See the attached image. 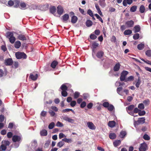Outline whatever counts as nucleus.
Returning a JSON list of instances; mask_svg holds the SVG:
<instances>
[{
	"mask_svg": "<svg viewBox=\"0 0 151 151\" xmlns=\"http://www.w3.org/2000/svg\"><path fill=\"white\" fill-rule=\"evenodd\" d=\"M10 144L9 141L3 140L1 142V145L0 146V149L2 150L5 151L7 148V147L9 146Z\"/></svg>",
	"mask_w": 151,
	"mask_h": 151,
	"instance_id": "nucleus-1",
	"label": "nucleus"
},
{
	"mask_svg": "<svg viewBox=\"0 0 151 151\" xmlns=\"http://www.w3.org/2000/svg\"><path fill=\"white\" fill-rule=\"evenodd\" d=\"M7 36L9 38V41L11 43H13L15 41V38L13 36V32H8L6 34Z\"/></svg>",
	"mask_w": 151,
	"mask_h": 151,
	"instance_id": "nucleus-2",
	"label": "nucleus"
},
{
	"mask_svg": "<svg viewBox=\"0 0 151 151\" xmlns=\"http://www.w3.org/2000/svg\"><path fill=\"white\" fill-rule=\"evenodd\" d=\"M15 55L16 58L18 59L22 58H26L27 57V55L25 54L24 52H16L15 53Z\"/></svg>",
	"mask_w": 151,
	"mask_h": 151,
	"instance_id": "nucleus-3",
	"label": "nucleus"
},
{
	"mask_svg": "<svg viewBox=\"0 0 151 151\" xmlns=\"http://www.w3.org/2000/svg\"><path fill=\"white\" fill-rule=\"evenodd\" d=\"M128 73V72L126 71H123L121 73L120 77V81H125V78L127 75Z\"/></svg>",
	"mask_w": 151,
	"mask_h": 151,
	"instance_id": "nucleus-4",
	"label": "nucleus"
},
{
	"mask_svg": "<svg viewBox=\"0 0 151 151\" xmlns=\"http://www.w3.org/2000/svg\"><path fill=\"white\" fill-rule=\"evenodd\" d=\"M147 144L144 143L140 145V147L139 148V151H145L147 149Z\"/></svg>",
	"mask_w": 151,
	"mask_h": 151,
	"instance_id": "nucleus-5",
	"label": "nucleus"
},
{
	"mask_svg": "<svg viewBox=\"0 0 151 151\" xmlns=\"http://www.w3.org/2000/svg\"><path fill=\"white\" fill-rule=\"evenodd\" d=\"M4 64L6 65H11L13 63L12 59L10 58L5 59L4 60Z\"/></svg>",
	"mask_w": 151,
	"mask_h": 151,
	"instance_id": "nucleus-6",
	"label": "nucleus"
},
{
	"mask_svg": "<svg viewBox=\"0 0 151 151\" xmlns=\"http://www.w3.org/2000/svg\"><path fill=\"white\" fill-rule=\"evenodd\" d=\"M87 126L89 129L94 130L96 128V126L92 122H88L87 123Z\"/></svg>",
	"mask_w": 151,
	"mask_h": 151,
	"instance_id": "nucleus-7",
	"label": "nucleus"
},
{
	"mask_svg": "<svg viewBox=\"0 0 151 151\" xmlns=\"http://www.w3.org/2000/svg\"><path fill=\"white\" fill-rule=\"evenodd\" d=\"M63 12V8L60 6H58L57 7V12L58 14L61 15Z\"/></svg>",
	"mask_w": 151,
	"mask_h": 151,
	"instance_id": "nucleus-8",
	"label": "nucleus"
},
{
	"mask_svg": "<svg viewBox=\"0 0 151 151\" xmlns=\"http://www.w3.org/2000/svg\"><path fill=\"white\" fill-rule=\"evenodd\" d=\"M125 24L128 27H133L134 25V22L132 20H130L127 22Z\"/></svg>",
	"mask_w": 151,
	"mask_h": 151,
	"instance_id": "nucleus-9",
	"label": "nucleus"
},
{
	"mask_svg": "<svg viewBox=\"0 0 151 151\" xmlns=\"http://www.w3.org/2000/svg\"><path fill=\"white\" fill-rule=\"evenodd\" d=\"M116 122L114 121H110L108 122V125L110 127H113L115 126Z\"/></svg>",
	"mask_w": 151,
	"mask_h": 151,
	"instance_id": "nucleus-10",
	"label": "nucleus"
},
{
	"mask_svg": "<svg viewBox=\"0 0 151 151\" xmlns=\"http://www.w3.org/2000/svg\"><path fill=\"white\" fill-rule=\"evenodd\" d=\"M132 3V0H124L123 2V5L124 6L127 5V4H130Z\"/></svg>",
	"mask_w": 151,
	"mask_h": 151,
	"instance_id": "nucleus-11",
	"label": "nucleus"
},
{
	"mask_svg": "<svg viewBox=\"0 0 151 151\" xmlns=\"http://www.w3.org/2000/svg\"><path fill=\"white\" fill-rule=\"evenodd\" d=\"M21 139L20 137L18 136L14 135L12 137V140L14 142L19 141Z\"/></svg>",
	"mask_w": 151,
	"mask_h": 151,
	"instance_id": "nucleus-12",
	"label": "nucleus"
},
{
	"mask_svg": "<svg viewBox=\"0 0 151 151\" xmlns=\"http://www.w3.org/2000/svg\"><path fill=\"white\" fill-rule=\"evenodd\" d=\"M145 119L144 118H139L136 122L138 124H143L145 122Z\"/></svg>",
	"mask_w": 151,
	"mask_h": 151,
	"instance_id": "nucleus-13",
	"label": "nucleus"
},
{
	"mask_svg": "<svg viewBox=\"0 0 151 151\" xmlns=\"http://www.w3.org/2000/svg\"><path fill=\"white\" fill-rule=\"evenodd\" d=\"M78 20L77 17L75 16H73L71 18V22L73 23H75Z\"/></svg>",
	"mask_w": 151,
	"mask_h": 151,
	"instance_id": "nucleus-14",
	"label": "nucleus"
},
{
	"mask_svg": "<svg viewBox=\"0 0 151 151\" xmlns=\"http://www.w3.org/2000/svg\"><path fill=\"white\" fill-rule=\"evenodd\" d=\"M21 45V42L19 41H17L14 44V46L16 48H19L20 47Z\"/></svg>",
	"mask_w": 151,
	"mask_h": 151,
	"instance_id": "nucleus-15",
	"label": "nucleus"
},
{
	"mask_svg": "<svg viewBox=\"0 0 151 151\" xmlns=\"http://www.w3.org/2000/svg\"><path fill=\"white\" fill-rule=\"evenodd\" d=\"M18 38L20 40H26V38L24 35H20L18 36Z\"/></svg>",
	"mask_w": 151,
	"mask_h": 151,
	"instance_id": "nucleus-16",
	"label": "nucleus"
},
{
	"mask_svg": "<svg viewBox=\"0 0 151 151\" xmlns=\"http://www.w3.org/2000/svg\"><path fill=\"white\" fill-rule=\"evenodd\" d=\"M69 16L67 14H65L62 17L63 20L64 22L66 21L69 19Z\"/></svg>",
	"mask_w": 151,
	"mask_h": 151,
	"instance_id": "nucleus-17",
	"label": "nucleus"
},
{
	"mask_svg": "<svg viewBox=\"0 0 151 151\" xmlns=\"http://www.w3.org/2000/svg\"><path fill=\"white\" fill-rule=\"evenodd\" d=\"M30 77L32 80L35 81L37 79L38 77V75L37 74H36L35 75L33 74H31L30 75Z\"/></svg>",
	"mask_w": 151,
	"mask_h": 151,
	"instance_id": "nucleus-18",
	"label": "nucleus"
},
{
	"mask_svg": "<svg viewBox=\"0 0 151 151\" xmlns=\"http://www.w3.org/2000/svg\"><path fill=\"white\" fill-rule=\"evenodd\" d=\"M120 65L119 63H117L115 65L114 67V70L115 71H118L120 68Z\"/></svg>",
	"mask_w": 151,
	"mask_h": 151,
	"instance_id": "nucleus-19",
	"label": "nucleus"
},
{
	"mask_svg": "<svg viewBox=\"0 0 151 151\" xmlns=\"http://www.w3.org/2000/svg\"><path fill=\"white\" fill-rule=\"evenodd\" d=\"M47 131L45 129H43L41 131L40 134L41 136H46L47 135Z\"/></svg>",
	"mask_w": 151,
	"mask_h": 151,
	"instance_id": "nucleus-20",
	"label": "nucleus"
},
{
	"mask_svg": "<svg viewBox=\"0 0 151 151\" xmlns=\"http://www.w3.org/2000/svg\"><path fill=\"white\" fill-rule=\"evenodd\" d=\"M134 29L135 33L139 32L140 29V27L139 25L135 26L134 27Z\"/></svg>",
	"mask_w": 151,
	"mask_h": 151,
	"instance_id": "nucleus-21",
	"label": "nucleus"
},
{
	"mask_svg": "<svg viewBox=\"0 0 151 151\" xmlns=\"http://www.w3.org/2000/svg\"><path fill=\"white\" fill-rule=\"evenodd\" d=\"M126 135V132L125 131H122L120 132L119 136L121 138H123Z\"/></svg>",
	"mask_w": 151,
	"mask_h": 151,
	"instance_id": "nucleus-22",
	"label": "nucleus"
},
{
	"mask_svg": "<svg viewBox=\"0 0 151 151\" xmlns=\"http://www.w3.org/2000/svg\"><path fill=\"white\" fill-rule=\"evenodd\" d=\"M145 47V45L142 43H141L137 45V48L139 50H142Z\"/></svg>",
	"mask_w": 151,
	"mask_h": 151,
	"instance_id": "nucleus-23",
	"label": "nucleus"
},
{
	"mask_svg": "<svg viewBox=\"0 0 151 151\" xmlns=\"http://www.w3.org/2000/svg\"><path fill=\"white\" fill-rule=\"evenodd\" d=\"M109 137L111 139H114L116 137V135L114 133H111L109 135Z\"/></svg>",
	"mask_w": 151,
	"mask_h": 151,
	"instance_id": "nucleus-24",
	"label": "nucleus"
},
{
	"mask_svg": "<svg viewBox=\"0 0 151 151\" xmlns=\"http://www.w3.org/2000/svg\"><path fill=\"white\" fill-rule=\"evenodd\" d=\"M92 22L90 20H88L86 22V25L87 27H90L92 25Z\"/></svg>",
	"mask_w": 151,
	"mask_h": 151,
	"instance_id": "nucleus-25",
	"label": "nucleus"
},
{
	"mask_svg": "<svg viewBox=\"0 0 151 151\" xmlns=\"http://www.w3.org/2000/svg\"><path fill=\"white\" fill-rule=\"evenodd\" d=\"M121 142V141L120 140H116L113 142V144L114 146L116 147L119 145Z\"/></svg>",
	"mask_w": 151,
	"mask_h": 151,
	"instance_id": "nucleus-26",
	"label": "nucleus"
},
{
	"mask_svg": "<svg viewBox=\"0 0 151 151\" xmlns=\"http://www.w3.org/2000/svg\"><path fill=\"white\" fill-rule=\"evenodd\" d=\"M132 32V31L131 30L127 29L124 31V34L125 35H128L131 34Z\"/></svg>",
	"mask_w": 151,
	"mask_h": 151,
	"instance_id": "nucleus-27",
	"label": "nucleus"
},
{
	"mask_svg": "<svg viewBox=\"0 0 151 151\" xmlns=\"http://www.w3.org/2000/svg\"><path fill=\"white\" fill-rule=\"evenodd\" d=\"M56 11V9L55 6H53L50 9V11L51 13L52 14L55 13Z\"/></svg>",
	"mask_w": 151,
	"mask_h": 151,
	"instance_id": "nucleus-28",
	"label": "nucleus"
},
{
	"mask_svg": "<svg viewBox=\"0 0 151 151\" xmlns=\"http://www.w3.org/2000/svg\"><path fill=\"white\" fill-rule=\"evenodd\" d=\"M58 64V62L57 61H54L51 64V66L52 68H55Z\"/></svg>",
	"mask_w": 151,
	"mask_h": 151,
	"instance_id": "nucleus-29",
	"label": "nucleus"
},
{
	"mask_svg": "<svg viewBox=\"0 0 151 151\" xmlns=\"http://www.w3.org/2000/svg\"><path fill=\"white\" fill-rule=\"evenodd\" d=\"M62 140L68 143H71L72 141L71 139H67L66 138L63 139Z\"/></svg>",
	"mask_w": 151,
	"mask_h": 151,
	"instance_id": "nucleus-30",
	"label": "nucleus"
},
{
	"mask_svg": "<svg viewBox=\"0 0 151 151\" xmlns=\"http://www.w3.org/2000/svg\"><path fill=\"white\" fill-rule=\"evenodd\" d=\"M103 52L101 51H100L97 52L96 54V56L98 58H101L103 56Z\"/></svg>",
	"mask_w": 151,
	"mask_h": 151,
	"instance_id": "nucleus-31",
	"label": "nucleus"
},
{
	"mask_svg": "<svg viewBox=\"0 0 151 151\" xmlns=\"http://www.w3.org/2000/svg\"><path fill=\"white\" fill-rule=\"evenodd\" d=\"M134 108V106L133 105H131L126 108L127 110V111H132Z\"/></svg>",
	"mask_w": 151,
	"mask_h": 151,
	"instance_id": "nucleus-32",
	"label": "nucleus"
},
{
	"mask_svg": "<svg viewBox=\"0 0 151 151\" xmlns=\"http://www.w3.org/2000/svg\"><path fill=\"white\" fill-rule=\"evenodd\" d=\"M145 10V7L143 5H141L139 8L140 12L142 13L144 12Z\"/></svg>",
	"mask_w": 151,
	"mask_h": 151,
	"instance_id": "nucleus-33",
	"label": "nucleus"
},
{
	"mask_svg": "<svg viewBox=\"0 0 151 151\" xmlns=\"http://www.w3.org/2000/svg\"><path fill=\"white\" fill-rule=\"evenodd\" d=\"M20 6L22 9H25L26 6V4L24 2H22L20 4Z\"/></svg>",
	"mask_w": 151,
	"mask_h": 151,
	"instance_id": "nucleus-34",
	"label": "nucleus"
},
{
	"mask_svg": "<svg viewBox=\"0 0 151 151\" xmlns=\"http://www.w3.org/2000/svg\"><path fill=\"white\" fill-rule=\"evenodd\" d=\"M55 126V123L53 122H52L50 123L48 126V128L50 129H53Z\"/></svg>",
	"mask_w": 151,
	"mask_h": 151,
	"instance_id": "nucleus-35",
	"label": "nucleus"
},
{
	"mask_svg": "<svg viewBox=\"0 0 151 151\" xmlns=\"http://www.w3.org/2000/svg\"><path fill=\"white\" fill-rule=\"evenodd\" d=\"M99 44L98 43L94 42L92 44V46L93 48H96L99 46Z\"/></svg>",
	"mask_w": 151,
	"mask_h": 151,
	"instance_id": "nucleus-36",
	"label": "nucleus"
},
{
	"mask_svg": "<svg viewBox=\"0 0 151 151\" xmlns=\"http://www.w3.org/2000/svg\"><path fill=\"white\" fill-rule=\"evenodd\" d=\"M19 2L17 0L14 1V7H17L19 5Z\"/></svg>",
	"mask_w": 151,
	"mask_h": 151,
	"instance_id": "nucleus-37",
	"label": "nucleus"
},
{
	"mask_svg": "<svg viewBox=\"0 0 151 151\" xmlns=\"http://www.w3.org/2000/svg\"><path fill=\"white\" fill-rule=\"evenodd\" d=\"M133 79L134 77L132 76H130L126 79L125 81H132L133 80Z\"/></svg>",
	"mask_w": 151,
	"mask_h": 151,
	"instance_id": "nucleus-38",
	"label": "nucleus"
},
{
	"mask_svg": "<svg viewBox=\"0 0 151 151\" xmlns=\"http://www.w3.org/2000/svg\"><path fill=\"white\" fill-rule=\"evenodd\" d=\"M64 143L62 141H60L57 144V146L59 147H61L62 146H63L64 145Z\"/></svg>",
	"mask_w": 151,
	"mask_h": 151,
	"instance_id": "nucleus-39",
	"label": "nucleus"
},
{
	"mask_svg": "<svg viewBox=\"0 0 151 151\" xmlns=\"http://www.w3.org/2000/svg\"><path fill=\"white\" fill-rule=\"evenodd\" d=\"M137 8V6H134L131 7L130 9V10L131 12H134L136 11Z\"/></svg>",
	"mask_w": 151,
	"mask_h": 151,
	"instance_id": "nucleus-40",
	"label": "nucleus"
},
{
	"mask_svg": "<svg viewBox=\"0 0 151 151\" xmlns=\"http://www.w3.org/2000/svg\"><path fill=\"white\" fill-rule=\"evenodd\" d=\"M114 109V106L111 105H109V107H108V110L110 111H112Z\"/></svg>",
	"mask_w": 151,
	"mask_h": 151,
	"instance_id": "nucleus-41",
	"label": "nucleus"
},
{
	"mask_svg": "<svg viewBox=\"0 0 151 151\" xmlns=\"http://www.w3.org/2000/svg\"><path fill=\"white\" fill-rule=\"evenodd\" d=\"M122 88H123L122 87H120L118 88L117 89V92L119 95H121L120 92L122 90Z\"/></svg>",
	"mask_w": 151,
	"mask_h": 151,
	"instance_id": "nucleus-42",
	"label": "nucleus"
},
{
	"mask_svg": "<svg viewBox=\"0 0 151 151\" xmlns=\"http://www.w3.org/2000/svg\"><path fill=\"white\" fill-rule=\"evenodd\" d=\"M143 138L145 140H148L150 139V137L147 134H145L143 136Z\"/></svg>",
	"mask_w": 151,
	"mask_h": 151,
	"instance_id": "nucleus-43",
	"label": "nucleus"
},
{
	"mask_svg": "<svg viewBox=\"0 0 151 151\" xmlns=\"http://www.w3.org/2000/svg\"><path fill=\"white\" fill-rule=\"evenodd\" d=\"M139 35L138 33H136L133 36V38L134 40H137L139 37Z\"/></svg>",
	"mask_w": 151,
	"mask_h": 151,
	"instance_id": "nucleus-44",
	"label": "nucleus"
},
{
	"mask_svg": "<svg viewBox=\"0 0 151 151\" xmlns=\"http://www.w3.org/2000/svg\"><path fill=\"white\" fill-rule=\"evenodd\" d=\"M61 89L62 90V91H65L67 89V87L66 86L64 85H63L61 87Z\"/></svg>",
	"mask_w": 151,
	"mask_h": 151,
	"instance_id": "nucleus-45",
	"label": "nucleus"
},
{
	"mask_svg": "<svg viewBox=\"0 0 151 151\" xmlns=\"http://www.w3.org/2000/svg\"><path fill=\"white\" fill-rule=\"evenodd\" d=\"M95 15L96 17V18L100 20L101 23H103V20L102 18L97 14H95Z\"/></svg>",
	"mask_w": 151,
	"mask_h": 151,
	"instance_id": "nucleus-46",
	"label": "nucleus"
},
{
	"mask_svg": "<svg viewBox=\"0 0 151 151\" xmlns=\"http://www.w3.org/2000/svg\"><path fill=\"white\" fill-rule=\"evenodd\" d=\"M87 13L89 14L91 17H93V14L92 11L90 9L88 10L87 11Z\"/></svg>",
	"mask_w": 151,
	"mask_h": 151,
	"instance_id": "nucleus-47",
	"label": "nucleus"
},
{
	"mask_svg": "<svg viewBox=\"0 0 151 151\" xmlns=\"http://www.w3.org/2000/svg\"><path fill=\"white\" fill-rule=\"evenodd\" d=\"M56 125L58 127H61L63 126V124L60 122H57Z\"/></svg>",
	"mask_w": 151,
	"mask_h": 151,
	"instance_id": "nucleus-48",
	"label": "nucleus"
},
{
	"mask_svg": "<svg viewBox=\"0 0 151 151\" xmlns=\"http://www.w3.org/2000/svg\"><path fill=\"white\" fill-rule=\"evenodd\" d=\"M146 55L149 56H151V50H148L147 51L145 52Z\"/></svg>",
	"mask_w": 151,
	"mask_h": 151,
	"instance_id": "nucleus-49",
	"label": "nucleus"
},
{
	"mask_svg": "<svg viewBox=\"0 0 151 151\" xmlns=\"http://www.w3.org/2000/svg\"><path fill=\"white\" fill-rule=\"evenodd\" d=\"M138 107L139 109H143L144 108V106L143 104H139L138 106Z\"/></svg>",
	"mask_w": 151,
	"mask_h": 151,
	"instance_id": "nucleus-50",
	"label": "nucleus"
},
{
	"mask_svg": "<svg viewBox=\"0 0 151 151\" xmlns=\"http://www.w3.org/2000/svg\"><path fill=\"white\" fill-rule=\"evenodd\" d=\"M49 113L50 114V116H54L55 114V112L52 110H49Z\"/></svg>",
	"mask_w": 151,
	"mask_h": 151,
	"instance_id": "nucleus-51",
	"label": "nucleus"
},
{
	"mask_svg": "<svg viewBox=\"0 0 151 151\" xmlns=\"http://www.w3.org/2000/svg\"><path fill=\"white\" fill-rule=\"evenodd\" d=\"M100 5L102 6H105V0H100Z\"/></svg>",
	"mask_w": 151,
	"mask_h": 151,
	"instance_id": "nucleus-52",
	"label": "nucleus"
},
{
	"mask_svg": "<svg viewBox=\"0 0 151 151\" xmlns=\"http://www.w3.org/2000/svg\"><path fill=\"white\" fill-rule=\"evenodd\" d=\"M9 6H12L14 4V2L12 0L9 1L8 3Z\"/></svg>",
	"mask_w": 151,
	"mask_h": 151,
	"instance_id": "nucleus-53",
	"label": "nucleus"
},
{
	"mask_svg": "<svg viewBox=\"0 0 151 151\" xmlns=\"http://www.w3.org/2000/svg\"><path fill=\"white\" fill-rule=\"evenodd\" d=\"M66 136L62 133H60L59 134V138L61 139L63 138L66 137Z\"/></svg>",
	"mask_w": 151,
	"mask_h": 151,
	"instance_id": "nucleus-54",
	"label": "nucleus"
},
{
	"mask_svg": "<svg viewBox=\"0 0 151 151\" xmlns=\"http://www.w3.org/2000/svg\"><path fill=\"white\" fill-rule=\"evenodd\" d=\"M61 94L64 97L68 95L67 92L64 91H62Z\"/></svg>",
	"mask_w": 151,
	"mask_h": 151,
	"instance_id": "nucleus-55",
	"label": "nucleus"
},
{
	"mask_svg": "<svg viewBox=\"0 0 151 151\" xmlns=\"http://www.w3.org/2000/svg\"><path fill=\"white\" fill-rule=\"evenodd\" d=\"M145 112L144 111H140L138 113V114L139 116H143L145 114Z\"/></svg>",
	"mask_w": 151,
	"mask_h": 151,
	"instance_id": "nucleus-56",
	"label": "nucleus"
},
{
	"mask_svg": "<svg viewBox=\"0 0 151 151\" xmlns=\"http://www.w3.org/2000/svg\"><path fill=\"white\" fill-rule=\"evenodd\" d=\"M76 104V102L75 101H72L70 104V106L72 107L74 106Z\"/></svg>",
	"mask_w": 151,
	"mask_h": 151,
	"instance_id": "nucleus-57",
	"label": "nucleus"
},
{
	"mask_svg": "<svg viewBox=\"0 0 151 151\" xmlns=\"http://www.w3.org/2000/svg\"><path fill=\"white\" fill-rule=\"evenodd\" d=\"M79 94L80 93L79 92H75L74 95V98L75 99H77V98H78V97Z\"/></svg>",
	"mask_w": 151,
	"mask_h": 151,
	"instance_id": "nucleus-58",
	"label": "nucleus"
},
{
	"mask_svg": "<svg viewBox=\"0 0 151 151\" xmlns=\"http://www.w3.org/2000/svg\"><path fill=\"white\" fill-rule=\"evenodd\" d=\"M51 109L55 111H57L58 110V108L55 106H52L51 107Z\"/></svg>",
	"mask_w": 151,
	"mask_h": 151,
	"instance_id": "nucleus-59",
	"label": "nucleus"
},
{
	"mask_svg": "<svg viewBox=\"0 0 151 151\" xmlns=\"http://www.w3.org/2000/svg\"><path fill=\"white\" fill-rule=\"evenodd\" d=\"M90 37L92 40H95L96 38L97 37L94 35L91 34L90 36Z\"/></svg>",
	"mask_w": 151,
	"mask_h": 151,
	"instance_id": "nucleus-60",
	"label": "nucleus"
},
{
	"mask_svg": "<svg viewBox=\"0 0 151 151\" xmlns=\"http://www.w3.org/2000/svg\"><path fill=\"white\" fill-rule=\"evenodd\" d=\"M109 104L108 102H104L103 104V106L105 107H109Z\"/></svg>",
	"mask_w": 151,
	"mask_h": 151,
	"instance_id": "nucleus-61",
	"label": "nucleus"
},
{
	"mask_svg": "<svg viewBox=\"0 0 151 151\" xmlns=\"http://www.w3.org/2000/svg\"><path fill=\"white\" fill-rule=\"evenodd\" d=\"M140 82H141V81H140V80L139 79H138L137 83H136V86L137 88L139 87L140 83Z\"/></svg>",
	"mask_w": 151,
	"mask_h": 151,
	"instance_id": "nucleus-62",
	"label": "nucleus"
},
{
	"mask_svg": "<svg viewBox=\"0 0 151 151\" xmlns=\"http://www.w3.org/2000/svg\"><path fill=\"white\" fill-rule=\"evenodd\" d=\"M86 102L83 101L81 103V108H83L85 107L86 106Z\"/></svg>",
	"mask_w": 151,
	"mask_h": 151,
	"instance_id": "nucleus-63",
	"label": "nucleus"
},
{
	"mask_svg": "<svg viewBox=\"0 0 151 151\" xmlns=\"http://www.w3.org/2000/svg\"><path fill=\"white\" fill-rule=\"evenodd\" d=\"M4 117L3 115H0V121L1 122H3L4 120Z\"/></svg>",
	"mask_w": 151,
	"mask_h": 151,
	"instance_id": "nucleus-64",
	"label": "nucleus"
}]
</instances>
